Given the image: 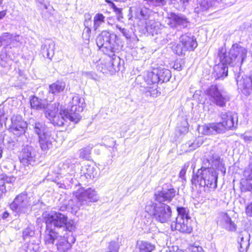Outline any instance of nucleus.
<instances>
[{"label": "nucleus", "mask_w": 252, "mask_h": 252, "mask_svg": "<svg viewBox=\"0 0 252 252\" xmlns=\"http://www.w3.org/2000/svg\"><path fill=\"white\" fill-rule=\"evenodd\" d=\"M173 67L175 69L177 70L178 71H180L182 69V66L181 64L178 62H175L174 63Z\"/></svg>", "instance_id": "nucleus-57"}, {"label": "nucleus", "mask_w": 252, "mask_h": 252, "mask_svg": "<svg viewBox=\"0 0 252 252\" xmlns=\"http://www.w3.org/2000/svg\"><path fill=\"white\" fill-rule=\"evenodd\" d=\"M166 252H184L182 250L179 249L177 247H172L171 249H168Z\"/></svg>", "instance_id": "nucleus-56"}, {"label": "nucleus", "mask_w": 252, "mask_h": 252, "mask_svg": "<svg viewBox=\"0 0 252 252\" xmlns=\"http://www.w3.org/2000/svg\"><path fill=\"white\" fill-rule=\"evenodd\" d=\"M13 35L9 32H4L0 36V43L5 44L6 45H13Z\"/></svg>", "instance_id": "nucleus-36"}, {"label": "nucleus", "mask_w": 252, "mask_h": 252, "mask_svg": "<svg viewBox=\"0 0 252 252\" xmlns=\"http://www.w3.org/2000/svg\"><path fill=\"white\" fill-rule=\"evenodd\" d=\"M65 87L64 82L58 81L49 86V92L54 94H57L63 92Z\"/></svg>", "instance_id": "nucleus-28"}, {"label": "nucleus", "mask_w": 252, "mask_h": 252, "mask_svg": "<svg viewBox=\"0 0 252 252\" xmlns=\"http://www.w3.org/2000/svg\"><path fill=\"white\" fill-rule=\"evenodd\" d=\"M175 194L176 191L173 188L163 187L161 191L155 193V199L159 203L169 202L175 196Z\"/></svg>", "instance_id": "nucleus-18"}, {"label": "nucleus", "mask_w": 252, "mask_h": 252, "mask_svg": "<svg viewBox=\"0 0 252 252\" xmlns=\"http://www.w3.org/2000/svg\"><path fill=\"white\" fill-rule=\"evenodd\" d=\"M220 158L217 155L203 161V166L193 176L192 182L204 188L205 191L215 189L217 187L218 174L215 169L220 167Z\"/></svg>", "instance_id": "nucleus-1"}, {"label": "nucleus", "mask_w": 252, "mask_h": 252, "mask_svg": "<svg viewBox=\"0 0 252 252\" xmlns=\"http://www.w3.org/2000/svg\"><path fill=\"white\" fill-rule=\"evenodd\" d=\"M55 42L51 39L46 40L42 47L43 56L51 60L55 54Z\"/></svg>", "instance_id": "nucleus-24"}, {"label": "nucleus", "mask_w": 252, "mask_h": 252, "mask_svg": "<svg viewBox=\"0 0 252 252\" xmlns=\"http://www.w3.org/2000/svg\"><path fill=\"white\" fill-rule=\"evenodd\" d=\"M222 220L224 223V227L226 229L230 231H234L236 230L235 224L227 215L226 214L223 217Z\"/></svg>", "instance_id": "nucleus-37"}, {"label": "nucleus", "mask_w": 252, "mask_h": 252, "mask_svg": "<svg viewBox=\"0 0 252 252\" xmlns=\"http://www.w3.org/2000/svg\"><path fill=\"white\" fill-rule=\"evenodd\" d=\"M34 232L32 229L30 227H28L24 229L23 232V238L26 239L29 237L33 236Z\"/></svg>", "instance_id": "nucleus-45"}, {"label": "nucleus", "mask_w": 252, "mask_h": 252, "mask_svg": "<svg viewBox=\"0 0 252 252\" xmlns=\"http://www.w3.org/2000/svg\"><path fill=\"white\" fill-rule=\"evenodd\" d=\"M145 27L147 31L153 35L155 33L157 34L159 30L161 25L159 22H156L152 19H149L145 23Z\"/></svg>", "instance_id": "nucleus-27"}, {"label": "nucleus", "mask_w": 252, "mask_h": 252, "mask_svg": "<svg viewBox=\"0 0 252 252\" xmlns=\"http://www.w3.org/2000/svg\"><path fill=\"white\" fill-rule=\"evenodd\" d=\"M158 69L154 68L151 71H147L144 76V80L146 83L149 86L146 88L145 92L147 96L156 97L158 91L157 90L158 83L159 82V77L158 76Z\"/></svg>", "instance_id": "nucleus-11"}, {"label": "nucleus", "mask_w": 252, "mask_h": 252, "mask_svg": "<svg viewBox=\"0 0 252 252\" xmlns=\"http://www.w3.org/2000/svg\"><path fill=\"white\" fill-rule=\"evenodd\" d=\"M180 42L183 43L187 51H193L197 46L196 38L190 34H185L180 36Z\"/></svg>", "instance_id": "nucleus-22"}, {"label": "nucleus", "mask_w": 252, "mask_h": 252, "mask_svg": "<svg viewBox=\"0 0 252 252\" xmlns=\"http://www.w3.org/2000/svg\"><path fill=\"white\" fill-rule=\"evenodd\" d=\"M213 6V3L209 0H200L195 8L196 13L207 11Z\"/></svg>", "instance_id": "nucleus-32"}, {"label": "nucleus", "mask_w": 252, "mask_h": 252, "mask_svg": "<svg viewBox=\"0 0 252 252\" xmlns=\"http://www.w3.org/2000/svg\"><path fill=\"white\" fill-rule=\"evenodd\" d=\"M97 46L105 54L112 58V65L117 60L119 61L120 58L117 57L115 53H118L123 47L120 38L113 33H110L106 31H103L97 37L96 39Z\"/></svg>", "instance_id": "nucleus-2"}, {"label": "nucleus", "mask_w": 252, "mask_h": 252, "mask_svg": "<svg viewBox=\"0 0 252 252\" xmlns=\"http://www.w3.org/2000/svg\"><path fill=\"white\" fill-rule=\"evenodd\" d=\"M189 21L185 16L171 13L168 17L167 24L172 28L180 30L188 26Z\"/></svg>", "instance_id": "nucleus-16"}, {"label": "nucleus", "mask_w": 252, "mask_h": 252, "mask_svg": "<svg viewBox=\"0 0 252 252\" xmlns=\"http://www.w3.org/2000/svg\"><path fill=\"white\" fill-rule=\"evenodd\" d=\"M242 179L252 180V167L248 166L243 172V177Z\"/></svg>", "instance_id": "nucleus-42"}, {"label": "nucleus", "mask_w": 252, "mask_h": 252, "mask_svg": "<svg viewBox=\"0 0 252 252\" xmlns=\"http://www.w3.org/2000/svg\"><path fill=\"white\" fill-rule=\"evenodd\" d=\"M247 55L246 48L237 43L232 46L228 53L224 47L220 48L218 51L220 63L228 64L231 66L240 67L246 58Z\"/></svg>", "instance_id": "nucleus-3"}, {"label": "nucleus", "mask_w": 252, "mask_h": 252, "mask_svg": "<svg viewBox=\"0 0 252 252\" xmlns=\"http://www.w3.org/2000/svg\"><path fill=\"white\" fill-rule=\"evenodd\" d=\"M31 107L36 110H41L45 107V101L36 96H32L30 99Z\"/></svg>", "instance_id": "nucleus-29"}, {"label": "nucleus", "mask_w": 252, "mask_h": 252, "mask_svg": "<svg viewBox=\"0 0 252 252\" xmlns=\"http://www.w3.org/2000/svg\"><path fill=\"white\" fill-rule=\"evenodd\" d=\"M85 20L84 22L85 29L83 30L82 37L85 40L89 41L91 36V27L92 26V21L90 14L85 15Z\"/></svg>", "instance_id": "nucleus-25"}, {"label": "nucleus", "mask_w": 252, "mask_h": 252, "mask_svg": "<svg viewBox=\"0 0 252 252\" xmlns=\"http://www.w3.org/2000/svg\"><path fill=\"white\" fill-rule=\"evenodd\" d=\"M240 136V138L243 139L245 142L250 143L252 141V135H250L248 132L243 134H241Z\"/></svg>", "instance_id": "nucleus-51"}, {"label": "nucleus", "mask_w": 252, "mask_h": 252, "mask_svg": "<svg viewBox=\"0 0 252 252\" xmlns=\"http://www.w3.org/2000/svg\"><path fill=\"white\" fill-rule=\"evenodd\" d=\"M240 189L242 191L252 192V180L241 179Z\"/></svg>", "instance_id": "nucleus-38"}, {"label": "nucleus", "mask_w": 252, "mask_h": 252, "mask_svg": "<svg viewBox=\"0 0 252 252\" xmlns=\"http://www.w3.org/2000/svg\"><path fill=\"white\" fill-rule=\"evenodd\" d=\"M57 240L56 246L58 250L60 252H65L71 248V244L75 242V239L70 235L66 238L59 236Z\"/></svg>", "instance_id": "nucleus-20"}, {"label": "nucleus", "mask_w": 252, "mask_h": 252, "mask_svg": "<svg viewBox=\"0 0 252 252\" xmlns=\"http://www.w3.org/2000/svg\"><path fill=\"white\" fill-rule=\"evenodd\" d=\"M105 17L100 13L96 14L93 19V29L96 31L100 28L104 27L105 24Z\"/></svg>", "instance_id": "nucleus-26"}, {"label": "nucleus", "mask_w": 252, "mask_h": 252, "mask_svg": "<svg viewBox=\"0 0 252 252\" xmlns=\"http://www.w3.org/2000/svg\"><path fill=\"white\" fill-rule=\"evenodd\" d=\"M85 107V100L83 98L76 94L72 98L68 103V108L64 109L63 113L70 121L77 123L81 119L79 113L82 112Z\"/></svg>", "instance_id": "nucleus-7"}, {"label": "nucleus", "mask_w": 252, "mask_h": 252, "mask_svg": "<svg viewBox=\"0 0 252 252\" xmlns=\"http://www.w3.org/2000/svg\"><path fill=\"white\" fill-rule=\"evenodd\" d=\"M246 213L248 216L252 217V202L246 207Z\"/></svg>", "instance_id": "nucleus-54"}, {"label": "nucleus", "mask_w": 252, "mask_h": 252, "mask_svg": "<svg viewBox=\"0 0 252 252\" xmlns=\"http://www.w3.org/2000/svg\"><path fill=\"white\" fill-rule=\"evenodd\" d=\"M189 162H186L183 167H182L181 170L180 172L179 173V177L181 178L182 179H184V177L185 176V174L186 173L187 169L189 167Z\"/></svg>", "instance_id": "nucleus-52"}, {"label": "nucleus", "mask_w": 252, "mask_h": 252, "mask_svg": "<svg viewBox=\"0 0 252 252\" xmlns=\"http://www.w3.org/2000/svg\"><path fill=\"white\" fill-rule=\"evenodd\" d=\"M34 132L38 135V142L41 150L46 151L52 147L53 137L52 131L43 123L35 122L33 125Z\"/></svg>", "instance_id": "nucleus-8"}, {"label": "nucleus", "mask_w": 252, "mask_h": 252, "mask_svg": "<svg viewBox=\"0 0 252 252\" xmlns=\"http://www.w3.org/2000/svg\"><path fill=\"white\" fill-rule=\"evenodd\" d=\"M75 162H76V160L74 159H68L66 160L65 165L67 166V165H69L70 163H72V164L74 165Z\"/></svg>", "instance_id": "nucleus-61"}, {"label": "nucleus", "mask_w": 252, "mask_h": 252, "mask_svg": "<svg viewBox=\"0 0 252 252\" xmlns=\"http://www.w3.org/2000/svg\"><path fill=\"white\" fill-rule=\"evenodd\" d=\"M6 11L3 10L0 11V20L3 19L5 16L6 15Z\"/></svg>", "instance_id": "nucleus-63"}, {"label": "nucleus", "mask_w": 252, "mask_h": 252, "mask_svg": "<svg viewBox=\"0 0 252 252\" xmlns=\"http://www.w3.org/2000/svg\"><path fill=\"white\" fill-rule=\"evenodd\" d=\"M1 179L3 180V184H4L5 183H12L15 182V178L13 176H8L6 175H2Z\"/></svg>", "instance_id": "nucleus-50"}, {"label": "nucleus", "mask_w": 252, "mask_h": 252, "mask_svg": "<svg viewBox=\"0 0 252 252\" xmlns=\"http://www.w3.org/2000/svg\"><path fill=\"white\" fill-rule=\"evenodd\" d=\"M150 13L151 11L147 8H139L137 9L135 16L136 18L145 22L150 19Z\"/></svg>", "instance_id": "nucleus-34"}, {"label": "nucleus", "mask_w": 252, "mask_h": 252, "mask_svg": "<svg viewBox=\"0 0 252 252\" xmlns=\"http://www.w3.org/2000/svg\"><path fill=\"white\" fill-rule=\"evenodd\" d=\"M179 132L182 133H185L188 131V123L186 119H183L181 122V126H178Z\"/></svg>", "instance_id": "nucleus-43"}, {"label": "nucleus", "mask_w": 252, "mask_h": 252, "mask_svg": "<svg viewBox=\"0 0 252 252\" xmlns=\"http://www.w3.org/2000/svg\"><path fill=\"white\" fill-rule=\"evenodd\" d=\"M46 227L51 228L52 226L71 232L75 228L74 222L72 220H68L66 215L60 212L52 211L50 213L45 212L43 214Z\"/></svg>", "instance_id": "nucleus-5"}, {"label": "nucleus", "mask_w": 252, "mask_h": 252, "mask_svg": "<svg viewBox=\"0 0 252 252\" xmlns=\"http://www.w3.org/2000/svg\"><path fill=\"white\" fill-rule=\"evenodd\" d=\"M106 1L108 3H109L110 4V5L111 6V7L113 8V9H114V8H116V6L114 4V3L111 1H110V0H106Z\"/></svg>", "instance_id": "nucleus-64"}, {"label": "nucleus", "mask_w": 252, "mask_h": 252, "mask_svg": "<svg viewBox=\"0 0 252 252\" xmlns=\"http://www.w3.org/2000/svg\"><path fill=\"white\" fill-rule=\"evenodd\" d=\"M139 252H152L155 249L154 245L146 241H141L138 243Z\"/></svg>", "instance_id": "nucleus-35"}, {"label": "nucleus", "mask_w": 252, "mask_h": 252, "mask_svg": "<svg viewBox=\"0 0 252 252\" xmlns=\"http://www.w3.org/2000/svg\"><path fill=\"white\" fill-rule=\"evenodd\" d=\"M27 252H36L35 250L34 249L32 244H29L27 247Z\"/></svg>", "instance_id": "nucleus-58"}, {"label": "nucleus", "mask_w": 252, "mask_h": 252, "mask_svg": "<svg viewBox=\"0 0 252 252\" xmlns=\"http://www.w3.org/2000/svg\"><path fill=\"white\" fill-rule=\"evenodd\" d=\"M27 127V123L23 120L20 115L13 116L11 118V130L16 134L21 135L25 132Z\"/></svg>", "instance_id": "nucleus-17"}, {"label": "nucleus", "mask_w": 252, "mask_h": 252, "mask_svg": "<svg viewBox=\"0 0 252 252\" xmlns=\"http://www.w3.org/2000/svg\"><path fill=\"white\" fill-rule=\"evenodd\" d=\"M90 153L91 151L89 149L84 148L80 151V157L82 158H87Z\"/></svg>", "instance_id": "nucleus-48"}, {"label": "nucleus", "mask_w": 252, "mask_h": 252, "mask_svg": "<svg viewBox=\"0 0 252 252\" xmlns=\"http://www.w3.org/2000/svg\"><path fill=\"white\" fill-rule=\"evenodd\" d=\"M209 99L214 104L222 107L229 100V97L224 92L219 90L217 85H212L206 91Z\"/></svg>", "instance_id": "nucleus-10"}, {"label": "nucleus", "mask_w": 252, "mask_h": 252, "mask_svg": "<svg viewBox=\"0 0 252 252\" xmlns=\"http://www.w3.org/2000/svg\"><path fill=\"white\" fill-rule=\"evenodd\" d=\"M178 216L177 217H180L182 219H190L189 215V210L182 207H178L177 208Z\"/></svg>", "instance_id": "nucleus-40"}, {"label": "nucleus", "mask_w": 252, "mask_h": 252, "mask_svg": "<svg viewBox=\"0 0 252 252\" xmlns=\"http://www.w3.org/2000/svg\"><path fill=\"white\" fill-rule=\"evenodd\" d=\"M236 80L238 89L245 95H249L252 93V74L250 77L241 76V73L236 75Z\"/></svg>", "instance_id": "nucleus-14"}, {"label": "nucleus", "mask_w": 252, "mask_h": 252, "mask_svg": "<svg viewBox=\"0 0 252 252\" xmlns=\"http://www.w3.org/2000/svg\"><path fill=\"white\" fill-rule=\"evenodd\" d=\"M19 158L23 165L34 166L38 162V153L32 146L27 145L22 149Z\"/></svg>", "instance_id": "nucleus-12"}, {"label": "nucleus", "mask_w": 252, "mask_h": 252, "mask_svg": "<svg viewBox=\"0 0 252 252\" xmlns=\"http://www.w3.org/2000/svg\"><path fill=\"white\" fill-rule=\"evenodd\" d=\"M202 248L201 247H194L192 249V252H202Z\"/></svg>", "instance_id": "nucleus-59"}, {"label": "nucleus", "mask_w": 252, "mask_h": 252, "mask_svg": "<svg viewBox=\"0 0 252 252\" xmlns=\"http://www.w3.org/2000/svg\"><path fill=\"white\" fill-rule=\"evenodd\" d=\"M197 129L199 133L206 135L221 133L220 127H219L217 123H212L199 126Z\"/></svg>", "instance_id": "nucleus-21"}, {"label": "nucleus", "mask_w": 252, "mask_h": 252, "mask_svg": "<svg viewBox=\"0 0 252 252\" xmlns=\"http://www.w3.org/2000/svg\"><path fill=\"white\" fill-rule=\"evenodd\" d=\"M58 106L57 107L56 104L55 106H51L48 108L45 111V117L50 121V122L54 126H62L65 120L68 119L64 115L63 111L64 109L60 108V113H58Z\"/></svg>", "instance_id": "nucleus-13"}, {"label": "nucleus", "mask_w": 252, "mask_h": 252, "mask_svg": "<svg viewBox=\"0 0 252 252\" xmlns=\"http://www.w3.org/2000/svg\"><path fill=\"white\" fill-rule=\"evenodd\" d=\"M84 169L86 170L84 172L85 175L87 178H94L96 175V172L94 167L90 165H86Z\"/></svg>", "instance_id": "nucleus-41"}, {"label": "nucleus", "mask_w": 252, "mask_h": 252, "mask_svg": "<svg viewBox=\"0 0 252 252\" xmlns=\"http://www.w3.org/2000/svg\"><path fill=\"white\" fill-rule=\"evenodd\" d=\"M250 234L247 231L240 233L238 237L240 252H247L250 246Z\"/></svg>", "instance_id": "nucleus-23"}, {"label": "nucleus", "mask_w": 252, "mask_h": 252, "mask_svg": "<svg viewBox=\"0 0 252 252\" xmlns=\"http://www.w3.org/2000/svg\"><path fill=\"white\" fill-rule=\"evenodd\" d=\"M172 50L177 55L179 56L185 54L187 51L184 48V46L182 43L175 44L172 46Z\"/></svg>", "instance_id": "nucleus-39"}, {"label": "nucleus", "mask_w": 252, "mask_h": 252, "mask_svg": "<svg viewBox=\"0 0 252 252\" xmlns=\"http://www.w3.org/2000/svg\"><path fill=\"white\" fill-rule=\"evenodd\" d=\"M7 117L5 115L4 111L0 108V129L2 127L3 123H5Z\"/></svg>", "instance_id": "nucleus-49"}, {"label": "nucleus", "mask_w": 252, "mask_h": 252, "mask_svg": "<svg viewBox=\"0 0 252 252\" xmlns=\"http://www.w3.org/2000/svg\"><path fill=\"white\" fill-rule=\"evenodd\" d=\"M185 145L186 146L189 147V149L187 150V151L189 152L198 147L199 144L197 140H195L193 142H189L187 143Z\"/></svg>", "instance_id": "nucleus-47"}, {"label": "nucleus", "mask_w": 252, "mask_h": 252, "mask_svg": "<svg viewBox=\"0 0 252 252\" xmlns=\"http://www.w3.org/2000/svg\"><path fill=\"white\" fill-rule=\"evenodd\" d=\"M23 40V36H22L19 34H14L13 45L15 44L18 43H20V44H22Z\"/></svg>", "instance_id": "nucleus-53"}, {"label": "nucleus", "mask_w": 252, "mask_h": 252, "mask_svg": "<svg viewBox=\"0 0 252 252\" xmlns=\"http://www.w3.org/2000/svg\"><path fill=\"white\" fill-rule=\"evenodd\" d=\"M10 207L18 215L29 214L32 210L29 198L25 193L18 195L10 204Z\"/></svg>", "instance_id": "nucleus-9"}, {"label": "nucleus", "mask_w": 252, "mask_h": 252, "mask_svg": "<svg viewBox=\"0 0 252 252\" xmlns=\"http://www.w3.org/2000/svg\"><path fill=\"white\" fill-rule=\"evenodd\" d=\"M107 23L109 25H112L114 22V19L112 17H108L106 19Z\"/></svg>", "instance_id": "nucleus-60"}, {"label": "nucleus", "mask_w": 252, "mask_h": 252, "mask_svg": "<svg viewBox=\"0 0 252 252\" xmlns=\"http://www.w3.org/2000/svg\"><path fill=\"white\" fill-rule=\"evenodd\" d=\"M228 64L223 63H220L215 68V71L217 76V79H223L228 75Z\"/></svg>", "instance_id": "nucleus-30"}, {"label": "nucleus", "mask_w": 252, "mask_h": 252, "mask_svg": "<svg viewBox=\"0 0 252 252\" xmlns=\"http://www.w3.org/2000/svg\"><path fill=\"white\" fill-rule=\"evenodd\" d=\"M145 210L157 221L163 223L170 220L172 211L170 207L164 203H154L152 201L147 202Z\"/></svg>", "instance_id": "nucleus-6"}, {"label": "nucleus", "mask_w": 252, "mask_h": 252, "mask_svg": "<svg viewBox=\"0 0 252 252\" xmlns=\"http://www.w3.org/2000/svg\"><path fill=\"white\" fill-rule=\"evenodd\" d=\"M221 121L217 123L221 133L234 126L233 118L230 113L222 112L220 115Z\"/></svg>", "instance_id": "nucleus-19"}, {"label": "nucleus", "mask_w": 252, "mask_h": 252, "mask_svg": "<svg viewBox=\"0 0 252 252\" xmlns=\"http://www.w3.org/2000/svg\"><path fill=\"white\" fill-rule=\"evenodd\" d=\"M6 191L5 187L4 185H0V195Z\"/></svg>", "instance_id": "nucleus-62"}, {"label": "nucleus", "mask_w": 252, "mask_h": 252, "mask_svg": "<svg viewBox=\"0 0 252 252\" xmlns=\"http://www.w3.org/2000/svg\"><path fill=\"white\" fill-rule=\"evenodd\" d=\"M151 6H158L163 4L164 0H144Z\"/></svg>", "instance_id": "nucleus-44"}, {"label": "nucleus", "mask_w": 252, "mask_h": 252, "mask_svg": "<svg viewBox=\"0 0 252 252\" xmlns=\"http://www.w3.org/2000/svg\"><path fill=\"white\" fill-rule=\"evenodd\" d=\"M158 69V76L159 77V81L161 83L167 82L171 77V72L165 68H159Z\"/></svg>", "instance_id": "nucleus-33"}, {"label": "nucleus", "mask_w": 252, "mask_h": 252, "mask_svg": "<svg viewBox=\"0 0 252 252\" xmlns=\"http://www.w3.org/2000/svg\"><path fill=\"white\" fill-rule=\"evenodd\" d=\"M190 219H182L177 217L175 221L172 222L171 227L172 230H176L181 233L189 234L192 231L190 224Z\"/></svg>", "instance_id": "nucleus-15"}, {"label": "nucleus", "mask_w": 252, "mask_h": 252, "mask_svg": "<svg viewBox=\"0 0 252 252\" xmlns=\"http://www.w3.org/2000/svg\"><path fill=\"white\" fill-rule=\"evenodd\" d=\"M59 235L51 228L47 227L44 236V241L46 244H52L55 239H57Z\"/></svg>", "instance_id": "nucleus-31"}, {"label": "nucleus", "mask_w": 252, "mask_h": 252, "mask_svg": "<svg viewBox=\"0 0 252 252\" xmlns=\"http://www.w3.org/2000/svg\"><path fill=\"white\" fill-rule=\"evenodd\" d=\"M74 194L75 197L69 202L68 207L70 208L71 213L74 214L81 206L88 205L90 202H96L98 199L96 191L91 188L86 189H81L75 192Z\"/></svg>", "instance_id": "nucleus-4"}, {"label": "nucleus", "mask_w": 252, "mask_h": 252, "mask_svg": "<svg viewBox=\"0 0 252 252\" xmlns=\"http://www.w3.org/2000/svg\"><path fill=\"white\" fill-rule=\"evenodd\" d=\"M122 34L127 39H130L131 37L130 32L127 29H125L122 32Z\"/></svg>", "instance_id": "nucleus-55"}, {"label": "nucleus", "mask_w": 252, "mask_h": 252, "mask_svg": "<svg viewBox=\"0 0 252 252\" xmlns=\"http://www.w3.org/2000/svg\"><path fill=\"white\" fill-rule=\"evenodd\" d=\"M119 246L115 242H111L108 246L107 252H118Z\"/></svg>", "instance_id": "nucleus-46"}]
</instances>
